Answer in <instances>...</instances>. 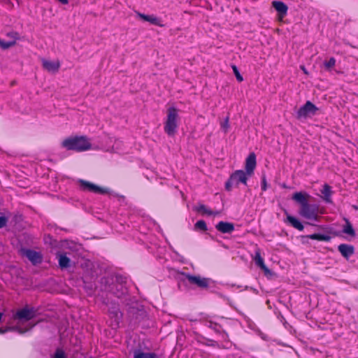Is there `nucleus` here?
Segmentation results:
<instances>
[{
    "label": "nucleus",
    "mask_w": 358,
    "mask_h": 358,
    "mask_svg": "<svg viewBox=\"0 0 358 358\" xmlns=\"http://www.w3.org/2000/svg\"><path fill=\"white\" fill-rule=\"evenodd\" d=\"M312 196L306 192H296L292 196V199L300 206L299 214L303 218L317 221L319 218L320 206L318 204L310 203Z\"/></svg>",
    "instance_id": "obj_1"
},
{
    "label": "nucleus",
    "mask_w": 358,
    "mask_h": 358,
    "mask_svg": "<svg viewBox=\"0 0 358 358\" xmlns=\"http://www.w3.org/2000/svg\"><path fill=\"white\" fill-rule=\"evenodd\" d=\"M62 146L68 150L83 152L90 150L92 145L85 136H74L64 139Z\"/></svg>",
    "instance_id": "obj_2"
},
{
    "label": "nucleus",
    "mask_w": 358,
    "mask_h": 358,
    "mask_svg": "<svg viewBox=\"0 0 358 358\" xmlns=\"http://www.w3.org/2000/svg\"><path fill=\"white\" fill-rule=\"evenodd\" d=\"M99 283L101 291L111 293L119 299L122 298L127 294V287L113 285V278L102 277Z\"/></svg>",
    "instance_id": "obj_3"
},
{
    "label": "nucleus",
    "mask_w": 358,
    "mask_h": 358,
    "mask_svg": "<svg viewBox=\"0 0 358 358\" xmlns=\"http://www.w3.org/2000/svg\"><path fill=\"white\" fill-rule=\"evenodd\" d=\"M178 117V110L173 106L169 107L167 110V118L164 125V131L169 136H174L176 132Z\"/></svg>",
    "instance_id": "obj_4"
},
{
    "label": "nucleus",
    "mask_w": 358,
    "mask_h": 358,
    "mask_svg": "<svg viewBox=\"0 0 358 358\" xmlns=\"http://www.w3.org/2000/svg\"><path fill=\"white\" fill-rule=\"evenodd\" d=\"M250 176L243 170H237L232 173L225 182V189L230 192L233 186L237 187L240 183L247 185Z\"/></svg>",
    "instance_id": "obj_5"
},
{
    "label": "nucleus",
    "mask_w": 358,
    "mask_h": 358,
    "mask_svg": "<svg viewBox=\"0 0 358 358\" xmlns=\"http://www.w3.org/2000/svg\"><path fill=\"white\" fill-rule=\"evenodd\" d=\"M319 108L310 101H307L296 112L298 119L307 118L315 115Z\"/></svg>",
    "instance_id": "obj_6"
},
{
    "label": "nucleus",
    "mask_w": 358,
    "mask_h": 358,
    "mask_svg": "<svg viewBox=\"0 0 358 358\" xmlns=\"http://www.w3.org/2000/svg\"><path fill=\"white\" fill-rule=\"evenodd\" d=\"M78 183L80 184L81 189L84 191H89L100 194H106L110 192V189L107 187H100L96 184L83 179H79Z\"/></svg>",
    "instance_id": "obj_7"
},
{
    "label": "nucleus",
    "mask_w": 358,
    "mask_h": 358,
    "mask_svg": "<svg viewBox=\"0 0 358 358\" xmlns=\"http://www.w3.org/2000/svg\"><path fill=\"white\" fill-rule=\"evenodd\" d=\"M37 310L34 308H29L26 306L22 309L18 310L14 315V319L21 321H29L36 317Z\"/></svg>",
    "instance_id": "obj_8"
},
{
    "label": "nucleus",
    "mask_w": 358,
    "mask_h": 358,
    "mask_svg": "<svg viewBox=\"0 0 358 358\" xmlns=\"http://www.w3.org/2000/svg\"><path fill=\"white\" fill-rule=\"evenodd\" d=\"M182 275L191 285H195L201 289H207L209 287L210 278H201L199 275H194L188 273H182Z\"/></svg>",
    "instance_id": "obj_9"
},
{
    "label": "nucleus",
    "mask_w": 358,
    "mask_h": 358,
    "mask_svg": "<svg viewBox=\"0 0 358 358\" xmlns=\"http://www.w3.org/2000/svg\"><path fill=\"white\" fill-rule=\"evenodd\" d=\"M22 253L34 266L38 265L43 262V255L39 252H36L31 249H22Z\"/></svg>",
    "instance_id": "obj_10"
},
{
    "label": "nucleus",
    "mask_w": 358,
    "mask_h": 358,
    "mask_svg": "<svg viewBox=\"0 0 358 358\" xmlns=\"http://www.w3.org/2000/svg\"><path fill=\"white\" fill-rule=\"evenodd\" d=\"M320 228L323 229L326 232L327 234H313L306 236V238L312 239V240H317L320 241H327L329 242L331 241V237L329 234L331 233V228L329 227L325 226H320Z\"/></svg>",
    "instance_id": "obj_11"
},
{
    "label": "nucleus",
    "mask_w": 358,
    "mask_h": 358,
    "mask_svg": "<svg viewBox=\"0 0 358 358\" xmlns=\"http://www.w3.org/2000/svg\"><path fill=\"white\" fill-rule=\"evenodd\" d=\"M257 162H256V155L254 152L250 153L245 160V173H248V176H251L254 170L256 167Z\"/></svg>",
    "instance_id": "obj_12"
},
{
    "label": "nucleus",
    "mask_w": 358,
    "mask_h": 358,
    "mask_svg": "<svg viewBox=\"0 0 358 358\" xmlns=\"http://www.w3.org/2000/svg\"><path fill=\"white\" fill-rule=\"evenodd\" d=\"M108 313L115 322L119 323L122 317V313L120 310L119 304L115 302H110L108 306Z\"/></svg>",
    "instance_id": "obj_13"
},
{
    "label": "nucleus",
    "mask_w": 358,
    "mask_h": 358,
    "mask_svg": "<svg viewBox=\"0 0 358 358\" xmlns=\"http://www.w3.org/2000/svg\"><path fill=\"white\" fill-rule=\"evenodd\" d=\"M338 250L341 253L343 257L345 259H349V258L355 254V247L352 245L341 243L338 246Z\"/></svg>",
    "instance_id": "obj_14"
},
{
    "label": "nucleus",
    "mask_w": 358,
    "mask_h": 358,
    "mask_svg": "<svg viewBox=\"0 0 358 358\" xmlns=\"http://www.w3.org/2000/svg\"><path fill=\"white\" fill-rule=\"evenodd\" d=\"M215 229L223 234H231L234 231V224L231 222L220 221L215 225Z\"/></svg>",
    "instance_id": "obj_15"
},
{
    "label": "nucleus",
    "mask_w": 358,
    "mask_h": 358,
    "mask_svg": "<svg viewBox=\"0 0 358 358\" xmlns=\"http://www.w3.org/2000/svg\"><path fill=\"white\" fill-rule=\"evenodd\" d=\"M56 255L58 258L59 266L62 270L66 269L71 266V260L66 253L57 252Z\"/></svg>",
    "instance_id": "obj_16"
},
{
    "label": "nucleus",
    "mask_w": 358,
    "mask_h": 358,
    "mask_svg": "<svg viewBox=\"0 0 358 358\" xmlns=\"http://www.w3.org/2000/svg\"><path fill=\"white\" fill-rule=\"evenodd\" d=\"M285 214L287 215L285 222L288 223L299 231L303 230L304 226L298 218L288 214L287 212H285Z\"/></svg>",
    "instance_id": "obj_17"
},
{
    "label": "nucleus",
    "mask_w": 358,
    "mask_h": 358,
    "mask_svg": "<svg viewBox=\"0 0 358 358\" xmlns=\"http://www.w3.org/2000/svg\"><path fill=\"white\" fill-rule=\"evenodd\" d=\"M42 62L43 67L49 72H57L60 67V63L59 61H49L43 59Z\"/></svg>",
    "instance_id": "obj_18"
},
{
    "label": "nucleus",
    "mask_w": 358,
    "mask_h": 358,
    "mask_svg": "<svg viewBox=\"0 0 358 358\" xmlns=\"http://www.w3.org/2000/svg\"><path fill=\"white\" fill-rule=\"evenodd\" d=\"M136 15L141 20L149 22L150 24L154 25L162 26L160 24V20L153 15H149L141 13L140 12L136 11Z\"/></svg>",
    "instance_id": "obj_19"
},
{
    "label": "nucleus",
    "mask_w": 358,
    "mask_h": 358,
    "mask_svg": "<svg viewBox=\"0 0 358 358\" xmlns=\"http://www.w3.org/2000/svg\"><path fill=\"white\" fill-rule=\"evenodd\" d=\"M321 193L322 194V199L325 201L327 203H331V195L333 194V192L331 190V187L328 184H324L323 185V188L321 190Z\"/></svg>",
    "instance_id": "obj_20"
},
{
    "label": "nucleus",
    "mask_w": 358,
    "mask_h": 358,
    "mask_svg": "<svg viewBox=\"0 0 358 358\" xmlns=\"http://www.w3.org/2000/svg\"><path fill=\"white\" fill-rule=\"evenodd\" d=\"M272 6L282 17L287 15L288 7L284 2L280 1H273L272 2Z\"/></svg>",
    "instance_id": "obj_21"
},
{
    "label": "nucleus",
    "mask_w": 358,
    "mask_h": 358,
    "mask_svg": "<svg viewBox=\"0 0 358 358\" xmlns=\"http://www.w3.org/2000/svg\"><path fill=\"white\" fill-rule=\"evenodd\" d=\"M154 352H144L141 350H136L134 352V358H157Z\"/></svg>",
    "instance_id": "obj_22"
},
{
    "label": "nucleus",
    "mask_w": 358,
    "mask_h": 358,
    "mask_svg": "<svg viewBox=\"0 0 358 358\" xmlns=\"http://www.w3.org/2000/svg\"><path fill=\"white\" fill-rule=\"evenodd\" d=\"M108 278H113V285H117V286L126 287L127 278L122 275H116L115 276H108Z\"/></svg>",
    "instance_id": "obj_23"
},
{
    "label": "nucleus",
    "mask_w": 358,
    "mask_h": 358,
    "mask_svg": "<svg viewBox=\"0 0 358 358\" xmlns=\"http://www.w3.org/2000/svg\"><path fill=\"white\" fill-rule=\"evenodd\" d=\"M343 232L344 234H348L352 237H355L356 235L355 231L352 224L347 219H345V224L343 226Z\"/></svg>",
    "instance_id": "obj_24"
},
{
    "label": "nucleus",
    "mask_w": 358,
    "mask_h": 358,
    "mask_svg": "<svg viewBox=\"0 0 358 358\" xmlns=\"http://www.w3.org/2000/svg\"><path fill=\"white\" fill-rule=\"evenodd\" d=\"M195 231H206L208 230L207 224L203 220L197 221L194 226Z\"/></svg>",
    "instance_id": "obj_25"
},
{
    "label": "nucleus",
    "mask_w": 358,
    "mask_h": 358,
    "mask_svg": "<svg viewBox=\"0 0 358 358\" xmlns=\"http://www.w3.org/2000/svg\"><path fill=\"white\" fill-rule=\"evenodd\" d=\"M194 210L196 212H202L204 214H207L208 215H211L213 213V211L209 210L205 205L199 204L198 206L194 207Z\"/></svg>",
    "instance_id": "obj_26"
},
{
    "label": "nucleus",
    "mask_w": 358,
    "mask_h": 358,
    "mask_svg": "<svg viewBox=\"0 0 358 358\" xmlns=\"http://www.w3.org/2000/svg\"><path fill=\"white\" fill-rule=\"evenodd\" d=\"M254 260L255 262V264L257 266H263L264 264V261L263 258L261 257V252L259 249H257L255 250V256L254 257Z\"/></svg>",
    "instance_id": "obj_27"
},
{
    "label": "nucleus",
    "mask_w": 358,
    "mask_h": 358,
    "mask_svg": "<svg viewBox=\"0 0 358 358\" xmlns=\"http://www.w3.org/2000/svg\"><path fill=\"white\" fill-rule=\"evenodd\" d=\"M52 358H66V355L63 349L57 348Z\"/></svg>",
    "instance_id": "obj_28"
},
{
    "label": "nucleus",
    "mask_w": 358,
    "mask_h": 358,
    "mask_svg": "<svg viewBox=\"0 0 358 358\" xmlns=\"http://www.w3.org/2000/svg\"><path fill=\"white\" fill-rule=\"evenodd\" d=\"M209 328L213 329L216 334H219L223 329L222 326L215 322H210Z\"/></svg>",
    "instance_id": "obj_29"
},
{
    "label": "nucleus",
    "mask_w": 358,
    "mask_h": 358,
    "mask_svg": "<svg viewBox=\"0 0 358 358\" xmlns=\"http://www.w3.org/2000/svg\"><path fill=\"white\" fill-rule=\"evenodd\" d=\"M13 45H15V41H4L1 40L0 43V47L3 50L8 49L9 48L13 47Z\"/></svg>",
    "instance_id": "obj_30"
},
{
    "label": "nucleus",
    "mask_w": 358,
    "mask_h": 358,
    "mask_svg": "<svg viewBox=\"0 0 358 358\" xmlns=\"http://www.w3.org/2000/svg\"><path fill=\"white\" fill-rule=\"evenodd\" d=\"M232 69H233V72L237 79V80L238 82H241L243 80V76L241 75L240 72H239V70L238 69V67L236 66V65H232Z\"/></svg>",
    "instance_id": "obj_31"
},
{
    "label": "nucleus",
    "mask_w": 358,
    "mask_h": 358,
    "mask_svg": "<svg viewBox=\"0 0 358 358\" xmlns=\"http://www.w3.org/2000/svg\"><path fill=\"white\" fill-rule=\"evenodd\" d=\"M336 64V59L334 57H331L328 61L324 62V65L327 69H330L334 67Z\"/></svg>",
    "instance_id": "obj_32"
},
{
    "label": "nucleus",
    "mask_w": 358,
    "mask_h": 358,
    "mask_svg": "<svg viewBox=\"0 0 358 358\" xmlns=\"http://www.w3.org/2000/svg\"><path fill=\"white\" fill-rule=\"evenodd\" d=\"M221 127L224 130V133L228 131L229 128V117L228 116L226 117L224 121L221 123Z\"/></svg>",
    "instance_id": "obj_33"
},
{
    "label": "nucleus",
    "mask_w": 358,
    "mask_h": 358,
    "mask_svg": "<svg viewBox=\"0 0 358 358\" xmlns=\"http://www.w3.org/2000/svg\"><path fill=\"white\" fill-rule=\"evenodd\" d=\"M6 36L10 38L11 41H15V44L16 43V41L19 38V34L17 31H10L6 34Z\"/></svg>",
    "instance_id": "obj_34"
},
{
    "label": "nucleus",
    "mask_w": 358,
    "mask_h": 358,
    "mask_svg": "<svg viewBox=\"0 0 358 358\" xmlns=\"http://www.w3.org/2000/svg\"><path fill=\"white\" fill-rule=\"evenodd\" d=\"M83 283L85 284L84 287L87 289L92 292L94 289V286L92 283L90 282L87 283L85 282V280H83Z\"/></svg>",
    "instance_id": "obj_35"
},
{
    "label": "nucleus",
    "mask_w": 358,
    "mask_h": 358,
    "mask_svg": "<svg viewBox=\"0 0 358 358\" xmlns=\"http://www.w3.org/2000/svg\"><path fill=\"white\" fill-rule=\"evenodd\" d=\"M220 338L224 341H229V335L225 330L222 329L219 334Z\"/></svg>",
    "instance_id": "obj_36"
},
{
    "label": "nucleus",
    "mask_w": 358,
    "mask_h": 358,
    "mask_svg": "<svg viewBox=\"0 0 358 358\" xmlns=\"http://www.w3.org/2000/svg\"><path fill=\"white\" fill-rule=\"evenodd\" d=\"M266 189H267V182H266V176H263L262 178V190L266 191Z\"/></svg>",
    "instance_id": "obj_37"
},
{
    "label": "nucleus",
    "mask_w": 358,
    "mask_h": 358,
    "mask_svg": "<svg viewBox=\"0 0 358 358\" xmlns=\"http://www.w3.org/2000/svg\"><path fill=\"white\" fill-rule=\"evenodd\" d=\"M7 221L8 220L5 216H0V229L6 225Z\"/></svg>",
    "instance_id": "obj_38"
},
{
    "label": "nucleus",
    "mask_w": 358,
    "mask_h": 358,
    "mask_svg": "<svg viewBox=\"0 0 358 358\" xmlns=\"http://www.w3.org/2000/svg\"><path fill=\"white\" fill-rule=\"evenodd\" d=\"M34 326L32 325L29 329H22V328H20L18 327V329H17V332L20 334H25L27 331H28L29 330H30Z\"/></svg>",
    "instance_id": "obj_39"
},
{
    "label": "nucleus",
    "mask_w": 358,
    "mask_h": 358,
    "mask_svg": "<svg viewBox=\"0 0 358 358\" xmlns=\"http://www.w3.org/2000/svg\"><path fill=\"white\" fill-rule=\"evenodd\" d=\"M259 268L261 269H262L265 273H269L271 272V271L269 270V268L266 266L265 264H263V266H259Z\"/></svg>",
    "instance_id": "obj_40"
},
{
    "label": "nucleus",
    "mask_w": 358,
    "mask_h": 358,
    "mask_svg": "<svg viewBox=\"0 0 358 358\" xmlns=\"http://www.w3.org/2000/svg\"><path fill=\"white\" fill-rule=\"evenodd\" d=\"M8 331H16L18 329L17 326L8 327H6Z\"/></svg>",
    "instance_id": "obj_41"
},
{
    "label": "nucleus",
    "mask_w": 358,
    "mask_h": 358,
    "mask_svg": "<svg viewBox=\"0 0 358 358\" xmlns=\"http://www.w3.org/2000/svg\"><path fill=\"white\" fill-rule=\"evenodd\" d=\"M209 341L211 343L210 344H209V345H210L212 347H217V346H218L217 343L216 341H213V340H209Z\"/></svg>",
    "instance_id": "obj_42"
},
{
    "label": "nucleus",
    "mask_w": 358,
    "mask_h": 358,
    "mask_svg": "<svg viewBox=\"0 0 358 358\" xmlns=\"http://www.w3.org/2000/svg\"><path fill=\"white\" fill-rule=\"evenodd\" d=\"M6 332H8V331H7V329H6V328H5V329L0 328V334H5V333H6Z\"/></svg>",
    "instance_id": "obj_43"
},
{
    "label": "nucleus",
    "mask_w": 358,
    "mask_h": 358,
    "mask_svg": "<svg viewBox=\"0 0 358 358\" xmlns=\"http://www.w3.org/2000/svg\"><path fill=\"white\" fill-rule=\"evenodd\" d=\"M220 212L219 211H213V213L212 215H219Z\"/></svg>",
    "instance_id": "obj_44"
}]
</instances>
